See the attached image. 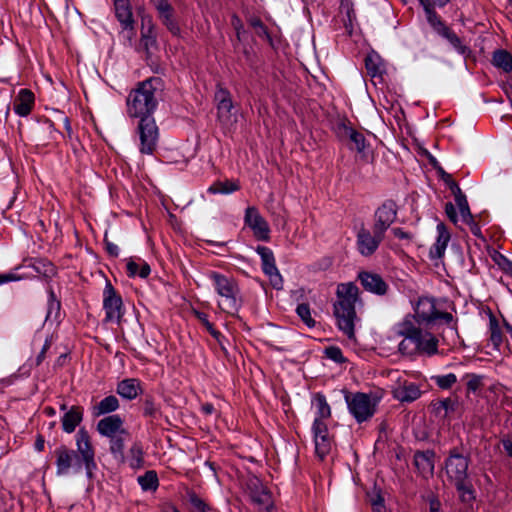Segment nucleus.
<instances>
[{"instance_id": "obj_13", "label": "nucleus", "mask_w": 512, "mask_h": 512, "mask_svg": "<svg viewBox=\"0 0 512 512\" xmlns=\"http://www.w3.org/2000/svg\"><path fill=\"white\" fill-rule=\"evenodd\" d=\"M244 224L251 229L253 236L259 240L268 242L270 240L271 229L268 222L260 214L255 206H248L245 209Z\"/></svg>"}, {"instance_id": "obj_62", "label": "nucleus", "mask_w": 512, "mask_h": 512, "mask_svg": "<svg viewBox=\"0 0 512 512\" xmlns=\"http://www.w3.org/2000/svg\"><path fill=\"white\" fill-rule=\"evenodd\" d=\"M448 185H449L450 190H451V191H452V193L454 194L455 199H456L458 196L463 195V192L461 191V189H460L459 185H458L455 181H453V180L449 181V182H448Z\"/></svg>"}, {"instance_id": "obj_16", "label": "nucleus", "mask_w": 512, "mask_h": 512, "mask_svg": "<svg viewBox=\"0 0 512 512\" xmlns=\"http://www.w3.org/2000/svg\"><path fill=\"white\" fill-rule=\"evenodd\" d=\"M311 432L313 436L315 454L323 460L330 452L334 443L333 436L330 435L327 424L312 425Z\"/></svg>"}, {"instance_id": "obj_15", "label": "nucleus", "mask_w": 512, "mask_h": 512, "mask_svg": "<svg viewBox=\"0 0 512 512\" xmlns=\"http://www.w3.org/2000/svg\"><path fill=\"white\" fill-rule=\"evenodd\" d=\"M139 49L144 51L146 59H150L155 51L158 50L157 35L152 18L148 15L141 17V38Z\"/></svg>"}, {"instance_id": "obj_33", "label": "nucleus", "mask_w": 512, "mask_h": 512, "mask_svg": "<svg viewBox=\"0 0 512 512\" xmlns=\"http://www.w3.org/2000/svg\"><path fill=\"white\" fill-rule=\"evenodd\" d=\"M187 501L190 512H218L194 491L187 492Z\"/></svg>"}, {"instance_id": "obj_3", "label": "nucleus", "mask_w": 512, "mask_h": 512, "mask_svg": "<svg viewBox=\"0 0 512 512\" xmlns=\"http://www.w3.org/2000/svg\"><path fill=\"white\" fill-rule=\"evenodd\" d=\"M356 304H361L357 285L353 282L340 283L336 289L333 314L337 327L349 339L355 337Z\"/></svg>"}, {"instance_id": "obj_57", "label": "nucleus", "mask_w": 512, "mask_h": 512, "mask_svg": "<svg viewBox=\"0 0 512 512\" xmlns=\"http://www.w3.org/2000/svg\"><path fill=\"white\" fill-rule=\"evenodd\" d=\"M104 245H105V249L107 251V253L111 256V257H117L118 256V247L113 244L112 242H110L107 238V235L105 234V237H104Z\"/></svg>"}, {"instance_id": "obj_34", "label": "nucleus", "mask_w": 512, "mask_h": 512, "mask_svg": "<svg viewBox=\"0 0 512 512\" xmlns=\"http://www.w3.org/2000/svg\"><path fill=\"white\" fill-rule=\"evenodd\" d=\"M113 13L121 25V32L128 29V0H112Z\"/></svg>"}, {"instance_id": "obj_49", "label": "nucleus", "mask_w": 512, "mask_h": 512, "mask_svg": "<svg viewBox=\"0 0 512 512\" xmlns=\"http://www.w3.org/2000/svg\"><path fill=\"white\" fill-rule=\"evenodd\" d=\"M250 24L253 28L256 29L257 34L260 37L265 38L268 41V43L271 46H273V39H272L267 27L264 25V23L259 18H255V19L251 20Z\"/></svg>"}, {"instance_id": "obj_43", "label": "nucleus", "mask_w": 512, "mask_h": 512, "mask_svg": "<svg viewBox=\"0 0 512 512\" xmlns=\"http://www.w3.org/2000/svg\"><path fill=\"white\" fill-rule=\"evenodd\" d=\"M466 380L468 393H476L483 386V376L475 373H466L463 378Z\"/></svg>"}, {"instance_id": "obj_24", "label": "nucleus", "mask_w": 512, "mask_h": 512, "mask_svg": "<svg viewBox=\"0 0 512 512\" xmlns=\"http://www.w3.org/2000/svg\"><path fill=\"white\" fill-rule=\"evenodd\" d=\"M437 238L429 250V257L432 260L441 259L446 251L451 235L444 223L437 225Z\"/></svg>"}, {"instance_id": "obj_8", "label": "nucleus", "mask_w": 512, "mask_h": 512, "mask_svg": "<svg viewBox=\"0 0 512 512\" xmlns=\"http://www.w3.org/2000/svg\"><path fill=\"white\" fill-rule=\"evenodd\" d=\"M345 402L349 413L357 423H363L372 418L378 404V400L372 394L363 392L346 393Z\"/></svg>"}, {"instance_id": "obj_2", "label": "nucleus", "mask_w": 512, "mask_h": 512, "mask_svg": "<svg viewBox=\"0 0 512 512\" xmlns=\"http://www.w3.org/2000/svg\"><path fill=\"white\" fill-rule=\"evenodd\" d=\"M77 451L61 445L55 450L57 474L65 475L74 466L78 472L85 466L89 479L93 478V470L97 467L95 462V450L91 443L88 431L82 427L76 435Z\"/></svg>"}, {"instance_id": "obj_4", "label": "nucleus", "mask_w": 512, "mask_h": 512, "mask_svg": "<svg viewBox=\"0 0 512 512\" xmlns=\"http://www.w3.org/2000/svg\"><path fill=\"white\" fill-rule=\"evenodd\" d=\"M469 463V456L461 453L457 448L450 450L445 460L448 480L456 487L461 500L467 503L475 498L473 486L468 479Z\"/></svg>"}, {"instance_id": "obj_1", "label": "nucleus", "mask_w": 512, "mask_h": 512, "mask_svg": "<svg viewBox=\"0 0 512 512\" xmlns=\"http://www.w3.org/2000/svg\"><path fill=\"white\" fill-rule=\"evenodd\" d=\"M394 331L402 338L398 343V352L403 357H432L439 352L437 336L416 323L414 317L405 316L395 325Z\"/></svg>"}, {"instance_id": "obj_47", "label": "nucleus", "mask_w": 512, "mask_h": 512, "mask_svg": "<svg viewBox=\"0 0 512 512\" xmlns=\"http://www.w3.org/2000/svg\"><path fill=\"white\" fill-rule=\"evenodd\" d=\"M456 205L459 208L462 220L464 222L472 221V214L468 205L466 196L463 194L455 199Z\"/></svg>"}, {"instance_id": "obj_7", "label": "nucleus", "mask_w": 512, "mask_h": 512, "mask_svg": "<svg viewBox=\"0 0 512 512\" xmlns=\"http://www.w3.org/2000/svg\"><path fill=\"white\" fill-rule=\"evenodd\" d=\"M159 82V78L151 77L138 84L132 101L133 116L152 115L157 105L155 99L156 87L154 84Z\"/></svg>"}, {"instance_id": "obj_5", "label": "nucleus", "mask_w": 512, "mask_h": 512, "mask_svg": "<svg viewBox=\"0 0 512 512\" xmlns=\"http://www.w3.org/2000/svg\"><path fill=\"white\" fill-rule=\"evenodd\" d=\"M208 278L220 297L218 307L225 313L233 314L240 308L239 286L237 281L230 276H226L217 271H210Z\"/></svg>"}, {"instance_id": "obj_19", "label": "nucleus", "mask_w": 512, "mask_h": 512, "mask_svg": "<svg viewBox=\"0 0 512 512\" xmlns=\"http://www.w3.org/2000/svg\"><path fill=\"white\" fill-rule=\"evenodd\" d=\"M431 28L442 38L446 39L450 45L463 56L470 54L471 50L468 46L462 43V40L440 19L435 22L429 23Z\"/></svg>"}, {"instance_id": "obj_22", "label": "nucleus", "mask_w": 512, "mask_h": 512, "mask_svg": "<svg viewBox=\"0 0 512 512\" xmlns=\"http://www.w3.org/2000/svg\"><path fill=\"white\" fill-rule=\"evenodd\" d=\"M124 420L119 415H109L97 423V431L105 437H113L118 434H126L123 428Z\"/></svg>"}, {"instance_id": "obj_42", "label": "nucleus", "mask_w": 512, "mask_h": 512, "mask_svg": "<svg viewBox=\"0 0 512 512\" xmlns=\"http://www.w3.org/2000/svg\"><path fill=\"white\" fill-rule=\"evenodd\" d=\"M143 455H144L143 447L140 444L135 443L130 448V467L131 468L143 467L144 466Z\"/></svg>"}, {"instance_id": "obj_45", "label": "nucleus", "mask_w": 512, "mask_h": 512, "mask_svg": "<svg viewBox=\"0 0 512 512\" xmlns=\"http://www.w3.org/2000/svg\"><path fill=\"white\" fill-rule=\"evenodd\" d=\"M431 379L439 388L445 390L450 389L457 382V376L454 373L432 376Z\"/></svg>"}, {"instance_id": "obj_27", "label": "nucleus", "mask_w": 512, "mask_h": 512, "mask_svg": "<svg viewBox=\"0 0 512 512\" xmlns=\"http://www.w3.org/2000/svg\"><path fill=\"white\" fill-rule=\"evenodd\" d=\"M83 407L74 405L67 410L62 419V429L66 433H72L83 420Z\"/></svg>"}, {"instance_id": "obj_30", "label": "nucleus", "mask_w": 512, "mask_h": 512, "mask_svg": "<svg viewBox=\"0 0 512 512\" xmlns=\"http://www.w3.org/2000/svg\"><path fill=\"white\" fill-rule=\"evenodd\" d=\"M451 0H419L420 5L426 15L428 23L440 20V16L436 13L437 8H443L450 3Z\"/></svg>"}, {"instance_id": "obj_21", "label": "nucleus", "mask_w": 512, "mask_h": 512, "mask_svg": "<svg viewBox=\"0 0 512 512\" xmlns=\"http://www.w3.org/2000/svg\"><path fill=\"white\" fill-rule=\"evenodd\" d=\"M358 279L368 292L382 296L388 291V284L379 274L363 271L358 274Z\"/></svg>"}, {"instance_id": "obj_32", "label": "nucleus", "mask_w": 512, "mask_h": 512, "mask_svg": "<svg viewBox=\"0 0 512 512\" xmlns=\"http://www.w3.org/2000/svg\"><path fill=\"white\" fill-rule=\"evenodd\" d=\"M492 64L505 73L512 71V54L504 49H497L492 54Z\"/></svg>"}, {"instance_id": "obj_41", "label": "nucleus", "mask_w": 512, "mask_h": 512, "mask_svg": "<svg viewBox=\"0 0 512 512\" xmlns=\"http://www.w3.org/2000/svg\"><path fill=\"white\" fill-rule=\"evenodd\" d=\"M296 314L302 320V322L308 327L313 328L316 325V321L311 315V309L309 304L301 303L296 307Z\"/></svg>"}, {"instance_id": "obj_50", "label": "nucleus", "mask_w": 512, "mask_h": 512, "mask_svg": "<svg viewBox=\"0 0 512 512\" xmlns=\"http://www.w3.org/2000/svg\"><path fill=\"white\" fill-rule=\"evenodd\" d=\"M434 409L437 414H440L442 411L444 412L443 416H447L449 412L454 411L455 402L450 398H446L444 400L438 401L434 404Z\"/></svg>"}, {"instance_id": "obj_23", "label": "nucleus", "mask_w": 512, "mask_h": 512, "mask_svg": "<svg viewBox=\"0 0 512 512\" xmlns=\"http://www.w3.org/2000/svg\"><path fill=\"white\" fill-rule=\"evenodd\" d=\"M248 490L253 503L265 508L271 506V493L258 478L249 482Z\"/></svg>"}, {"instance_id": "obj_26", "label": "nucleus", "mask_w": 512, "mask_h": 512, "mask_svg": "<svg viewBox=\"0 0 512 512\" xmlns=\"http://www.w3.org/2000/svg\"><path fill=\"white\" fill-rule=\"evenodd\" d=\"M312 405L315 409L312 425L326 424L325 421L331 417V407L326 396L320 392L316 393L312 398Z\"/></svg>"}, {"instance_id": "obj_56", "label": "nucleus", "mask_w": 512, "mask_h": 512, "mask_svg": "<svg viewBox=\"0 0 512 512\" xmlns=\"http://www.w3.org/2000/svg\"><path fill=\"white\" fill-rule=\"evenodd\" d=\"M50 346H51V341L49 339H46L40 353L36 357V366L41 365V363L44 361V359L46 357V353L49 350Z\"/></svg>"}, {"instance_id": "obj_29", "label": "nucleus", "mask_w": 512, "mask_h": 512, "mask_svg": "<svg viewBox=\"0 0 512 512\" xmlns=\"http://www.w3.org/2000/svg\"><path fill=\"white\" fill-rule=\"evenodd\" d=\"M365 67L371 78L382 79L386 71L385 63L379 54L371 52L365 57Z\"/></svg>"}, {"instance_id": "obj_10", "label": "nucleus", "mask_w": 512, "mask_h": 512, "mask_svg": "<svg viewBox=\"0 0 512 512\" xmlns=\"http://www.w3.org/2000/svg\"><path fill=\"white\" fill-rule=\"evenodd\" d=\"M140 140L139 150L142 154H152L156 148L159 131L152 115L140 117L138 125Z\"/></svg>"}, {"instance_id": "obj_25", "label": "nucleus", "mask_w": 512, "mask_h": 512, "mask_svg": "<svg viewBox=\"0 0 512 512\" xmlns=\"http://www.w3.org/2000/svg\"><path fill=\"white\" fill-rule=\"evenodd\" d=\"M35 96L29 89H21L13 102V109L19 116L25 117L30 114L34 107Z\"/></svg>"}, {"instance_id": "obj_48", "label": "nucleus", "mask_w": 512, "mask_h": 512, "mask_svg": "<svg viewBox=\"0 0 512 512\" xmlns=\"http://www.w3.org/2000/svg\"><path fill=\"white\" fill-rule=\"evenodd\" d=\"M324 354L326 358L332 360L335 363L342 364L346 362V358L344 357L342 350L338 346H329L325 348Z\"/></svg>"}, {"instance_id": "obj_46", "label": "nucleus", "mask_w": 512, "mask_h": 512, "mask_svg": "<svg viewBox=\"0 0 512 512\" xmlns=\"http://www.w3.org/2000/svg\"><path fill=\"white\" fill-rule=\"evenodd\" d=\"M194 313L197 319L204 325L207 331L211 334V336L214 337L218 342H220V339L223 337V335L221 334V332L214 328L213 324L208 319V315L201 311H195Z\"/></svg>"}, {"instance_id": "obj_51", "label": "nucleus", "mask_w": 512, "mask_h": 512, "mask_svg": "<svg viewBox=\"0 0 512 512\" xmlns=\"http://www.w3.org/2000/svg\"><path fill=\"white\" fill-rule=\"evenodd\" d=\"M35 266L37 272L42 273L45 277H52L56 274V267L49 261L39 260Z\"/></svg>"}, {"instance_id": "obj_59", "label": "nucleus", "mask_w": 512, "mask_h": 512, "mask_svg": "<svg viewBox=\"0 0 512 512\" xmlns=\"http://www.w3.org/2000/svg\"><path fill=\"white\" fill-rule=\"evenodd\" d=\"M117 393L121 397L128 399V379H123L121 382H119L117 387Z\"/></svg>"}, {"instance_id": "obj_11", "label": "nucleus", "mask_w": 512, "mask_h": 512, "mask_svg": "<svg viewBox=\"0 0 512 512\" xmlns=\"http://www.w3.org/2000/svg\"><path fill=\"white\" fill-rule=\"evenodd\" d=\"M255 251L260 256L262 271L268 277L271 286L276 290L283 289V278L276 266L272 249L258 245Z\"/></svg>"}, {"instance_id": "obj_14", "label": "nucleus", "mask_w": 512, "mask_h": 512, "mask_svg": "<svg viewBox=\"0 0 512 512\" xmlns=\"http://www.w3.org/2000/svg\"><path fill=\"white\" fill-rule=\"evenodd\" d=\"M336 135L341 141H349V149L356 150L362 157H365L366 149L369 144L363 133L357 131L352 126L345 123H339L336 126Z\"/></svg>"}, {"instance_id": "obj_28", "label": "nucleus", "mask_w": 512, "mask_h": 512, "mask_svg": "<svg viewBox=\"0 0 512 512\" xmlns=\"http://www.w3.org/2000/svg\"><path fill=\"white\" fill-rule=\"evenodd\" d=\"M435 453L432 450L417 451L414 454V464L422 475H431L434 471Z\"/></svg>"}, {"instance_id": "obj_64", "label": "nucleus", "mask_w": 512, "mask_h": 512, "mask_svg": "<svg viewBox=\"0 0 512 512\" xmlns=\"http://www.w3.org/2000/svg\"><path fill=\"white\" fill-rule=\"evenodd\" d=\"M44 444H45L44 437L41 434H38L36 437V441H35V449L40 452L43 451Z\"/></svg>"}, {"instance_id": "obj_39", "label": "nucleus", "mask_w": 512, "mask_h": 512, "mask_svg": "<svg viewBox=\"0 0 512 512\" xmlns=\"http://www.w3.org/2000/svg\"><path fill=\"white\" fill-rule=\"evenodd\" d=\"M141 410L144 417L152 419H156L161 413L159 405L154 401V397L148 393L144 394Z\"/></svg>"}, {"instance_id": "obj_20", "label": "nucleus", "mask_w": 512, "mask_h": 512, "mask_svg": "<svg viewBox=\"0 0 512 512\" xmlns=\"http://www.w3.org/2000/svg\"><path fill=\"white\" fill-rule=\"evenodd\" d=\"M393 397L400 402H413L421 396L419 385L407 379L399 378L393 388Z\"/></svg>"}, {"instance_id": "obj_60", "label": "nucleus", "mask_w": 512, "mask_h": 512, "mask_svg": "<svg viewBox=\"0 0 512 512\" xmlns=\"http://www.w3.org/2000/svg\"><path fill=\"white\" fill-rule=\"evenodd\" d=\"M21 277L14 273L0 274V285L6 282L20 280Z\"/></svg>"}, {"instance_id": "obj_63", "label": "nucleus", "mask_w": 512, "mask_h": 512, "mask_svg": "<svg viewBox=\"0 0 512 512\" xmlns=\"http://www.w3.org/2000/svg\"><path fill=\"white\" fill-rule=\"evenodd\" d=\"M466 223L470 226L471 233L474 236L482 237L481 229H480L479 225L476 222H474L473 219H472V221H469V222H466Z\"/></svg>"}, {"instance_id": "obj_36", "label": "nucleus", "mask_w": 512, "mask_h": 512, "mask_svg": "<svg viewBox=\"0 0 512 512\" xmlns=\"http://www.w3.org/2000/svg\"><path fill=\"white\" fill-rule=\"evenodd\" d=\"M125 435L126 434H118L110 437V452L121 464L125 463Z\"/></svg>"}, {"instance_id": "obj_52", "label": "nucleus", "mask_w": 512, "mask_h": 512, "mask_svg": "<svg viewBox=\"0 0 512 512\" xmlns=\"http://www.w3.org/2000/svg\"><path fill=\"white\" fill-rule=\"evenodd\" d=\"M141 382L138 379L130 378V400L136 398L139 395H144Z\"/></svg>"}, {"instance_id": "obj_17", "label": "nucleus", "mask_w": 512, "mask_h": 512, "mask_svg": "<svg viewBox=\"0 0 512 512\" xmlns=\"http://www.w3.org/2000/svg\"><path fill=\"white\" fill-rule=\"evenodd\" d=\"M123 306V301L120 295L117 294L113 285L107 281L106 287L104 290V301L103 307L106 312V321L117 320L120 322L122 317L121 308Z\"/></svg>"}, {"instance_id": "obj_9", "label": "nucleus", "mask_w": 512, "mask_h": 512, "mask_svg": "<svg viewBox=\"0 0 512 512\" xmlns=\"http://www.w3.org/2000/svg\"><path fill=\"white\" fill-rule=\"evenodd\" d=\"M384 238L385 234L376 228L370 230L362 225L356 234L357 251L363 257H370L378 250Z\"/></svg>"}, {"instance_id": "obj_38", "label": "nucleus", "mask_w": 512, "mask_h": 512, "mask_svg": "<svg viewBox=\"0 0 512 512\" xmlns=\"http://www.w3.org/2000/svg\"><path fill=\"white\" fill-rule=\"evenodd\" d=\"M151 273L150 265L140 259L130 257V277L138 276L142 279H146Z\"/></svg>"}, {"instance_id": "obj_55", "label": "nucleus", "mask_w": 512, "mask_h": 512, "mask_svg": "<svg viewBox=\"0 0 512 512\" xmlns=\"http://www.w3.org/2000/svg\"><path fill=\"white\" fill-rule=\"evenodd\" d=\"M445 213H446L447 217L453 223L457 222L458 216H457L456 208L451 202H448L445 204Z\"/></svg>"}, {"instance_id": "obj_37", "label": "nucleus", "mask_w": 512, "mask_h": 512, "mask_svg": "<svg viewBox=\"0 0 512 512\" xmlns=\"http://www.w3.org/2000/svg\"><path fill=\"white\" fill-rule=\"evenodd\" d=\"M240 189V185L238 182L225 180V181H216L207 189V192L210 194H232Z\"/></svg>"}, {"instance_id": "obj_44", "label": "nucleus", "mask_w": 512, "mask_h": 512, "mask_svg": "<svg viewBox=\"0 0 512 512\" xmlns=\"http://www.w3.org/2000/svg\"><path fill=\"white\" fill-rule=\"evenodd\" d=\"M156 9L158 11L159 18L163 24L168 22L171 19H174L173 7L170 5V3L167 0H159L156 4Z\"/></svg>"}, {"instance_id": "obj_35", "label": "nucleus", "mask_w": 512, "mask_h": 512, "mask_svg": "<svg viewBox=\"0 0 512 512\" xmlns=\"http://www.w3.org/2000/svg\"><path fill=\"white\" fill-rule=\"evenodd\" d=\"M137 482L144 492H154L159 487V478L155 470H147L137 477Z\"/></svg>"}, {"instance_id": "obj_54", "label": "nucleus", "mask_w": 512, "mask_h": 512, "mask_svg": "<svg viewBox=\"0 0 512 512\" xmlns=\"http://www.w3.org/2000/svg\"><path fill=\"white\" fill-rule=\"evenodd\" d=\"M495 262L505 273L508 270V268L512 265V261L502 254H499L495 258Z\"/></svg>"}, {"instance_id": "obj_40", "label": "nucleus", "mask_w": 512, "mask_h": 512, "mask_svg": "<svg viewBox=\"0 0 512 512\" xmlns=\"http://www.w3.org/2000/svg\"><path fill=\"white\" fill-rule=\"evenodd\" d=\"M489 331H490V341L495 350H499L500 346L503 342V334L501 328L499 326L498 321L495 317H490L489 320Z\"/></svg>"}, {"instance_id": "obj_53", "label": "nucleus", "mask_w": 512, "mask_h": 512, "mask_svg": "<svg viewBox=\"0 0 512 512\" xmlns=\"http://www.w3.org/2000/svg\"><path fill=\"white\" fill-rule=\"evenodd\" d=\"M173 36L179 37L181 35V29L175 19H171L163 24Z\"/></svg>"}, {"instance_id": "obj_31", "label": "nucleus", "mask_w": 512, "mask_h": 512, "mask_svg": "<svg viewBox=\"0 0 512 512\" xmlns=\"http://www.w3.org/2000/svg\"><path fill=\"white\" fill-rule=\"evenodd\" d=\"M119 407V401L114 395H109L102 399L98 404L92 407V415L99 417L116 411Z\"/></svg>"}, {"instance_id": "obj_61", "label": "nucleus", "mask_w": 512, "mask_h": 512, "mask_svg": "<svg viewBox=\"0 0 512 512\" xmlns=\"http://www.w3.org/2000/svg\"><path fill=\"white\" fill-rule=\"evenodd\" d=\"M501 444L506 455L512 458V441L510 439H502Z\"/></svg>"}, {"instance_id": "obj_58", "label": "nucleus", "mask_w": 512, "mask_h": 512, "mask_svg": "<svg viewBox=\"0 0 512 512\" xmlns=\"http://www.w3.org/2000/svg\"><path fill=\"white\" fill-rule=\"evenodd\" d=\"M392 233L397 239H400V240H411L412 239V235L409 232L404 231L402 228H399V227L393 228Z\"/></svg>"}, {"instance_id": "obj_18", "label": "nucleus", "mask_w": 512, "mask_h": 512, "mask_svg": "<svg viewBox=\"0 0 512 512\" xmlns=\"http://www.w3.org/2000/svg\"><path fill=\"white\" fill-rule=\"evenodd\" d=\"M215 101L217 102V116L222 124L232 122V110L234 108L231 93L228 89L218 84L215 91Z\"/></svg>"}, {"instance_id": "obj_6", "label": "nucleus", "mask_w": 512, "mask_h": 512, "mask_svg": "<svg viewBox=\"0 0 512 512\" xmlns=\"http://www.w3.org/2000/svg\"><path fill=\"white\" fill-rule=\"evenodd\" d=\"M416 323L434 324L438 320H443L450 324V329L458 335L457 323L454 322V317L449 312H441L436 308L435 298L429 296H421L418 298L414 305V315Z\"/></svg>"}, {"instance_id": "obj_12", "label": "nucleus", "mask_w": 512, "mask_h": 512, "mask_svg": "<svg viewBox=\"0 0 512 512\" xmlns=\"http://www.w3.org/2000/svg\"><path fill=\"white\" fill-rule=\"evenodd\" d=\"M398 215L397 203L392 199L383 201L374 211L372 227L386 234L396 221Z\"/></svg>"}]
</instances>
